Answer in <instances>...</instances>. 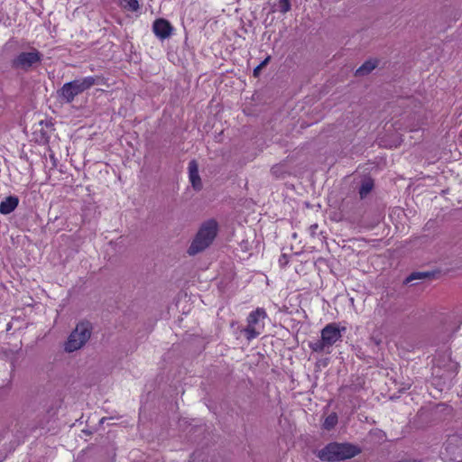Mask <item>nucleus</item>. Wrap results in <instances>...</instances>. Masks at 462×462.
<instances>
[{
    "mask_svg": "<svg viewBox=\"0 0 462 462\" xmlns=\"http://www.w3.org/2000/svg\"><path fill=\"white\" fill-rule=\"evenodd\" d=\"M217 234V223L215 220L210 219L203 223L188 249L189 254L195 255L204 251L212 244Z\"/></svg>",
    "mask_w": 462,
    "mask_h": 462,
    "instance_id": "1",
    "label": "nucleus"
},
{
    "mask_svg": "<svg viewBox=\"0 0 462 462\" xmlns=\"http://www.w3.org/2000/svg\"><path fill=\"white\" fill-rule=\"evenodd\" d=\"M360 453V449L347 443H330L318 453V457L328 462L349 459Z\"/></svg>",
    "mask_w": 462,
    "mask_h": 462,
    "instance_id": "2",
    "label": "nucleus"
},
{
    "mask_svg": "<svg viewBox=\"0 0 462 462\" xmlns=\"http://www.w3.org/2000/svg\"><path fill=\"white\" fill-rule=\"evenodd\" d=\"M345 330V327H340L337 323L328 324L321 330V338L316 342H311L310 347L315 352L329 353L332 346L341 340L342 333Z\"/></svg>",
    "mask_w": 462,
    "mask_h": 462,
    "instance_id": "3",
    "label": "nucleus"
},
{
    "mask_svg": "<svg viewBox=\"0 0 462 462\" xmlns=\"http://www.w3.org/2000/svg\"><path fill=\"white\" fill-rule=\"evenodd\" d=\"M91 325L88 322H79L70 333L66 344L67 352H74L81 348L90 338Z\"/></svg>",
    "mask_w": 462,
    "mask_h": 462,
    "instance_id": "4",
    "label": "nucleus"
},
{
    "mask_svg": "<svg viewBox=\"0 0 462 462\" xmlns=\"http://www.w3.org/2000/svg\"><path fill=\"white\" fill-rule=\"evenodd\" d=\"M95 82L93 77H86L66 83L60 89V96L66 102H71L76 96L91 88Z\"/></svg>",
    "mask_w": 462,
    "mask_h": 462,
    "instance_id": "5",
    "label": "nucleus"
},
{
    "mask_svg": "<svg viewBox=\"0 0 462 462\" xmlns=\"http://www.w3.org/2000/svg\"><path fill=\"white\" fill-rule=\"evenodd\" d=\"M265 318L266 313L263 309H257L249 314L247 318V326L244 329L248 340L257 337L263 332Z\"/></svg>",
    "mask_w": 462,
    "mask_h": 462,
    "instance_id": "6",
    "label": "nucleus"
},
{
    "mask_svg": "<svg viewBox=\"0 0 462 462\" xmlns=\"http://www.w3.org/2000/svg\"><path fill=\"white\" fill-rule=\"evenodd\" d=\"M41 54L39 51L32 50L31 51L21 52L14 61L16 68L27 69L32 65L40 62Z\"/></svg>",
    "mask_w": 462,
    "mask_h": 462,
    "instance_id": "7",
    "label": "nucleus"
},
{
    "mask_svg": "<svg viewBox=\"0 0 462 462\" xmlns=\"http://www.w3.org/2000/svg\"><path fill=\"white\" fill-rule=\"evenodd\" d=\"M152 30L158 38L164 40L171 35L172 27L167 20L157 19L153 23Z\"/></svg>",
    "mask_w": 462,
    "mask_h": 462,
    "instance_id": "8",
    "label": "nucleus"
},
{
    "mask_svg": "<svg viewBox=\"0 0 462 462\" xmlns=\"http://www.w3.org/2000/svg\"><path fill=\"white\" fill-rule=\"evenodd\" d=\"M189 178L192 187L195 189H200L202 187L201 179L199 174L198 163L195 161H191L189 163Z\"/></svg>",
    "mask_w": 462,
    "mask_h": 462,
    "instance_id": "9",
    "label": "nucleus"
},
{
    "mask_svg": "<svg viewBox=\"0 0 462 462\" xmlns=\"http://www.w3.org/2000/svg\"><path fill=\"white\" fill-rule=\"evenodd\" d=\"M18 199L14 196H9L5 198L0 203V213L4 215L10 214L16 208V207L18 206Z\"/></svg>",
    "mask_w": 462,
    "mask_h": 462,
    "instance_id": "10",
    "label": "nucleus"
},
{
    "mask_svg": "<svg viewBox=\"0 0 462 462\" xmlns=\"http://www.w3.org/2000/svg\"><path fill=\"white\" fill-rule=\"evenodd\" d=\"M378 65L376 60H369L365 61L359 69H357L356 74L358 76H365L374 70Z\"/></svg>",
    "mask_w": 462,
    "mask_h": 462,
    "instance_id": "11",
    "label": "nucleus"
},
{
    "mask_svg": "<svg viewBox=\"0 0 462 462\" xmlns=\"http://www.w3.org/2000/svg\"><path fill=\"white\" fill-rule=\"evenodd\" d=\"M373 186L374 184L371 180H365L359 190L361 198H365L372 190Z\"/></svg>",
    "mask_w": 462,
    "mask_h": 462,
    "instance_id": "12",
    "label": "nucleus"
},
{
    "mask_svg": "<svg viewBox=\"0 0 462 462\" xmlns=\"http://www.w3.org/2000/svg\"><path fill=\"white\" fill-rule=\"evenodd\" d=\"M337 422V416L335 413L329 414L324 420L323 427L327 430L332 429Z\"/></svg>",
    "mask_w": 462,
    "mask_h": 462,
    "instance_id": "13",
    "label": "nucleus"
},
{
    "mask_svg": "<svg viewBox=\"0 0 462 462\" xmlns=\"http://www.w3.org/2000/svg\"><path fill=\"white\" fill-rule=\"evenodd\" d=\"M123 6L130 11H136L139 8V3L137 0H124Z\"/></svg>",
    "mask_w": 462,
    "mask_h": 462,
    "instance_id": "14",
    "label": "nucleus"
},
{
    "mask_svg": "<svg viewBox=\"0 0 462 462\" xmlns=\"http://www.w3.org/2000/svg\"><path fill=\"white\" fill-rule=\"evenodd\" d=\"M279 11L281 13H287L291 9L290 0H279Z\"/></svg>",
    "mask_w": 462,
    "mask_h": 462,
    "instance_id": "15",
    "label": "nucleus"
},
{
    "mask_svg": "<svg viewBox=\"0 0 462 462\" xmlns=\"http://www.w3.org/2000/svg\"><path fill=\"white\" fill-rule=\"evenodd\" d=\"M455 319L458 323H462V305L456 309L455 310Z\"/></svg>",
    "mask_w": 462,
    "mask_h": 462,
    "instance_id": "16",
    "label": "nucleus"
},
{
    "mask_svg": "<svg viewBox=\"0 0 462 462\" xmlns=\"http://www.w3.org/2000/svg\"><path fill=\"white\" fill-rule=\"evenodd\" d=\"M261 70L260 67H256L254 69V75H257L259 73V71Z\"/></svg>",
    "mask_w": 462,
    "mask_h": 462,
    "instance_id": "17",
    "label": "nucleus"
},
{
    "mask_svg": "<svg viewBox=\"0 0 462 462\" xmlns=\"http://www.w3.org/2000/svg\"><path fill=\"white\" fill-rule=\"evenodd\" d=\"M269 59H270V58L265 59V60L262 62V65L265 66V65L267 64V62H268Z\"/></svg>",
    "mask_w": 462,
    "mask_h": 462,
    "instance_id": "18",
    "label": "nucleus"
},
{
    "mask_svg": "<svg viewBox=\"0 0 462 462\" xmlns=\"http://www.w3.org/2000/svg\"><path fill=\"white\" fill-rule=\"evenodd\" d=\"M258 67H260V69H262V68L263 67V65H262V63H261Z\"/></svg>",
    "mask_w": 462,
    "mask_h": 462,
    "instance_id": "19",
    "label": "nucleus"
}]
</instances>
